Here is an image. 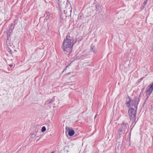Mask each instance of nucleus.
<instances>
[{
	"instance_id": "nucleus-1",
	"label": "nucleus",
	"mask_w": 153,
	"mask_h": 153,
	"mask_svg": "<svg viewBox=\"0 0 153 153\" xmlns=\"http://www.w3.org/2000/svg\"><path fill=\"white\" fill-rule=\"evenodd\" d=\"M140 101L139 97L134 98L132 100L129 96L127 98L126 104V106L130 108L128 110L129 118L133 123H136L137 120L136 115L137 110V105Z\"/></svg>"
},
{
	"instance_id": "nucleus-2",
	"label": "nucleus",
	"mask_w": 153,
	"mask_h": 153,
	"mask_svg": "<svg viewBox=\"0 0 153 153\" xmlns=\"http://www.w3.org/2000/svg\"><path fill=\"white\" fill-rule=\"evenodd\" d=\"M76 42L72 38L68 35L62 43V48L63 51L66 52L71 51L72 47Z\"/></svg>"
},
{
	"instance_id": "nucleus-3",
	"label": "nucleus",
	"mask_w": 153,
	"mask_h": 153,
	"mask_svg": "<svg viewBox=\"0 0 153 153\" xmlns=\"http://www.w3.org/2000/svg\"><path fill=\"white\" fill-rule=\"evenodd\" d=\"M128 125V123L127 122L123 121L122 122L118 131V133L119 135L125 133L127 129Z\"/></svg>"
},
{
	"instance_id": "nucleus-4",
	"label": "nucleus",
	"mask_w": 153,
	"mask_h": 153,
	"mask_svg": "<svg viewBox=\"0 0 153 153\" xmlns=\"http://www.w3.org/2000/svg\"><path fill=\"white\" fill-rule=\"evenodd\" d=\"M149 89L146 91L147 96L146 100L148 99L150 94L152 93L153 90V82L149 85Z\"/></svg>"
},
{
	"instance_id": "nucleus-5",
	"label": "nucleus",
	"mask_w": 153,
	"mask_h": 153,
	"mask_svg": "<svg viewBox=\"0 0 153 153\" xmlns=\"http://www.w3.org/2000/svg\"><path fill=\"white\" fill-rule=\"evenodd\" d=\"M66 130L68 132L69 135L70 136H72L74 134V131L71 128L67 127L66 128Z\"/></svg>"
},
{
	"instance_id": "nucleus-6",
	"label": "nucleus",
	"mask_w": 153,
	"mask_h": 153,
	"mask_svg": "<svg viewBox=\"0 0 153 153\" xmlns=\"http://www.w3.org/2000/svg\"><path fill=\"white\" fill-rule=\"evenodd\" d=\"M14 28V27L13 24H11L10 26L9 30L7 33V37H10V33L13 32Z\"/></svg>"
},
{
	"instance_id": "nucleus-7",
	"label": "nucleus",
	"mask_w": 153,
	"mask_h": 153,
	"mask_svg": "<svg viewBox=\"0 0 153 153\" xmlns=\"http://www.w3.org/2000/svg\"><path fill=\"white\" fill-rule=\"evenodd\" d=\"M55 100L54 98L52 99L51 100L47 101L45 103V105L51 106V104L53 103L54 101Z\"/></svg>"
},
{
	"instance_id": "nucleus-8",
	"label": "nucleus",
	"mask_w": 153,
	"mask_h": 153,
	"mask_svg": "<svg viewBox=\"0 0 153 153\" xmlns=\"http://www.w3.org/2000/svg\"><path fill=\"white\" fill-rule=\"evenodd\" d=\"M96 11L98 13L102 11V9L99 4H97L96 5Z\"/></svg>"
},
{
	"instance_id": "nucleus-9",
	"label": "nucleus",
	"mask_w": 153,
	"mask_h": 153,
	"mask_svg": "<svg viewBox=\"0 0 153 153\" xmlns=\"http://www.w3.org/2000/svg\"><path fill=\"white\" fill-rule=\"evenodd\" d=\"M90 50L91 51H92L94 53H96L97 52V51L96 49L95 48L94 46L93 45H92L91 46Z\"/></svg>"
},
{
	"instance_id": "nucleus-10",
	"label": "nucleus",
	"mask_w": 153,
	"mask_h": 153,
	"mask_svg": "<svg viewBox=\"0 0 153 153\" xmlns=\"http://www.w3.org/2000/svg\"><path fill=\"white\" fill-rule=\"evenodd\" d=\"M37 133V132L36 131H35V133H33V132H32L31 133V137L32 138H34L36 136Z\"/></svg>"
},
{
	"instance_id": "nucleus-11",
	"label": "nucleus",
	"mask_w": 153,
	"mask_h": 153,
	"mask_svg": "<svg viewBox=\"0 0 153 153\" xmlns=\"http://www.w3.org/2000/svg\"><path fill=\"white\" fill-rule=\"evenodd\" d=\"M46 130V128L45 126H43L42 127V129H41V131L42 132H43L44 131H45Z\"/></svg>"
},
{
	"instance_id": "nucleus-12",
	"label": "nucleus",
	"mask_w": 153,
	"mask_h": 153,
	"mask_svg": "<svg viewBox=\"0 0 153 153\" xmlns=\"http://www.w3.org/2000/svg\"><path fill=\"white\" fill-rule=\"evenodd\" d=\"M46 18L47 19V20L49 18V16L50 15V14L49 13H47L46 14Z\"/></svg>"
},
{
	"instance_id": "nucleus-13",
	"label": "nucleus",
	"mask_w": 153,
	"mask_h": 153,
	"mask_svg": "<svg viewBox=\"0 0 153 153\" xmlns=\"http://www.w3.org/2000/svg\"><path fill=\"white\" fill-rule=\"evenodd\" d=\"M148 0H146V1H145L143 2V4L145 5L146 4Z\"/></svg>"
},
{
	"instance_id": "nucleus-14",
	"label": "nucleus",
	"mask_w": 153,
	"mask_h": 153,
	"mask_svg": "<svg viewBox=\"0 0 153 153\" xmlns=\"http://www.w3.org/2000/svg\"><path fill=\"white\" fill-rule=\"evenodd\" d=\"M63 19V18L62 17V16H60V19L61 21H62V20Z\"/></svg>"
},
{
	"instance_id": "nucleus-15",
	"label": "nucleus",
	"mask_w": 153,
	"mask_h": 153,
	"mask_svg": "<svg viewBox=\"0 0 153 153\" xmlns=\"http://www.w3.org/2000/svg\"><path fill=\"white\" fill-rule=\"evenodd\" d=\"M69 66V65H68V66H67L65 67V69L63 70V71H64L65 70H66V68H67Z\"/></svg>"
},
{
	"instance_id": "nucleus-16",
	"label": "nucleus",
	"mask_w": 153,
	"mask_h": 153,
	"mask_svg": "<svg viewBox=\"0 0 153 153\" xmlns=\"http://www.w3.org/2000/svg\"><path fill=\"white\" fill-rule=\"evenodd\" d=\"M143 77H142V78H140V79L139 80H140V81H142V80L143 79Z\"/></svg>"
},
{
	"instance_id": "nucleus-17",
	"label": "nucleus",
	"mask_w": 153,
	"mask_h": 153,
	"mask_svg": "<svg viewBox=\"0 0 153 153\" xmlns=\"http://www.w3.org/2000/svg\"><path fill=\"white\" fill-rule=\"evenodd\" d=\"M9 65L10 67H12L13 66V65Z\"/></svg>"
},
{
	"instance_id": "nucleus-18",
	"label": "nucleus",
	"mask_w": 153,
	"mask_h": 153,
	"mask_svg": "<svg viewBox=\"0 0 153 153\" xmlns=\"http://www.w3.org/2000/svg\"><path fill=\"white\" fill-rule=\"evenodd\" d=\"M40 138H39V139H38L37 140V141H38L39 140Z\"/></svg>"
},
{
	"instance_id": "nucleus-19",
	"label": "nucleus",
	"mask_w": 153,
	"mask_h": 153,
	"mask_svg": "<svg viewBox=\"0 0 153 153\" xmlns=\"http://www.w3.org/2000/svg\"><path fill=\"white\" fill-rule=\"evenodd\" d=\"M4 72H6V73H9V72H7L5 71H4Z\"/></svg>"
},
{
	"instance_id": "nucleus-20",
	"label": "nucleus",
	"mask_w": 153,
	"mask_h": 153,
	"mask_svg": "<svg viewBox=\"0 0 153 153\" xmlns=\"http://www.w3.org/2000/svg\"><path fill=\"white\" fill-rule=\"evenodd\" d=\"M96 116H97V115L95 116L94 118H95L96 117Z\"/></svg>"
},
{
	"instance_id": "nucleus-21",
	"label": "nucleus",
	"mask_w": 153,
	"mask_h": 153,
	"mask_svg": "<svg viewBox=\"0 0 153 153\" xmlns=\"http://www.w3.org/2000/svg\"><path fill=\"white\" fill-rule=\"evenodd\" d=\"M51 153H54L53 152H52Z\"/></svg>"
}]
</instances>
